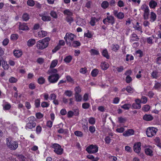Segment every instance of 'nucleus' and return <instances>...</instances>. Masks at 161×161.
Wrapping results in <instances>:
<instances>
[{"label": "nucleus", "mask_w": 161, "mask_h": 161, "mask_svg": "<svg viewBox=\"0 0 161 161\" xmlns=\"http://www.w3.org/2000/svg\"><path fill=\"white\" fill-rule=\"evenodd\" d=\"M50 40V38L47 37L41 40L38 41L36 45L37 48L41 50L46 48L48 46L49 44L48 42Z\"/></svg>", "instance_id": "obj_1"}, {"label": "nucleus", "mask_w": 161, "mask_h": 161, "mask_svg": "<svg viewBox=\"0 0 161 161\" xmlns=\"http://www.w3.org/2000/svg\"><path fill=\"white\" fill-rule=\"evenodd\" d=\"M51 147L54 148V152L58 155H61L63 153V149L58 144L54 143L52 145Z\"/></svg>", "instance_id": "obj_2"}, {"label": "nucleus", "mask_w": 161, "mask_h": 161, "mask_svg": "<svg viewBox=\"0 0 161 161\" xmlns=\"http://www.w3.org/2000/svg\"><path fill=\"white\" fill-rule=\"evenodd\" d=\"M86 150L89 153H95L98 151V147L96 145H91L86 148Z\"/></svg>", "instance_id": "obj_3"}, {"label": "nucleus", "mask_w": 161, "mask_h": 161, "mask_svg": "<svg viewBox=\"0 0 161 161\" xmlns=\"http://www.w3.org/2000/svg\"><path fill=\"white\" fill-rule=\"evenodd\" d=\"M60 78L59 75L58 74H52L48 76V79L51 83L56 82Z\"/></svg>", "instance_id": "obj_4"}, {"label": "nucleus", "mask_w": 161, "mask_h": 161, "mask_svg": "<svg viewBox=\"0 0 161 161\" xmlns=\"http://www.w3.org/2000/svg\"><path fill=\"white\" fill-rule=\"evenodd\" d=\"M157 129L155 128L149 127L146 130V134L147 136L151 137L156 134Z\"/></svg>", "instance_id": "obj_5"}, {"label": "nucleus", "mask_w": 161, "mask_h": 161, "mask_svg": "<svg viewBox=\"0 0 161 161\" xmlns=\"http://www.w3.org/2000/svg\"><path fill=\"white\" fill-rule=\"evenodd\" d=\"M7 145L11 150H14L18 147V143L15 141H10L9 143L7 142Z\"/></svg>", "instance_id": "obj_6"}, {"label": "nucleus", "mask_w": 161, "mask_h": 161, "mask_svg": "<svg viewBox=\"0 0 161 161\" xmlns=\"http://www.w3.org/2000/svg\"><path fill=\"white\" fill-rule=\"evenodd\" d=\"M141 143L138 142L135 143L133 146L134 151L137 153H139L140 152L141 149Z\"/></svg>", "instance_id": "obj_7"}, {"label": "nucleus", "mask_w": 161, "mask_h": 161, "mask_svg": "<svg viewBox=\"0 0 161 161\" xmlns=\"http://www.w3.org/2000/svg\"><path fill=\"white\" fill-rule=\"evenodd\" d=\"M75 36V35L71 33H67L65 36L64 37V39L65 40L66 43H67L68 42L67 39L72 41L74 39V37Z\"/></svg>", "instance_id": "obj_8"}, {"label": "nucleus", "mask_w": 161, "mask_h": 161, "mask_svg": "<svg viewBox=\"0 0 161 161\" xmlns=\"http://www.w3.org/2000/svg\"><path fill=\"white\" fill-rule=\"evenodd\" d=\"M45 13L39 14V16L42 17V19L44 21H50L51 20V17L49 16L46 15Z\"/></svg>", "instance_id": "obj_9"}, {"label": "nucleus", "mask_w": 161, "mask_h": 161, "mask_svg": "<svg viewBox=\"0 0 161 161\" xmlns=\"http://www.w3.org/2000/svg\"><path fill=\"white\" fill-rule=\"evenodd\" d=\"M134 131L132 129H129L125 131L123 133V135L125 136H129L131 135L134 134Z\"/></svg>", "instance_id": "obj_10"}, {"label": "nucleus", "mask_w": 161, "mask_h": 161, "mask_svg": "<svg viewBox=\"0 0 161 161\" xmlns=\"http://www.w3.org/2000/svg\"><path fill=\"white\" fill-rule=\"evenodd\" d=\"M143 119L147 121H150L152 120L153 117L150 114H146L143 117Z\"/></svg>", "instance_id": "obj_11"}, {"label": "nucleus", "mask_w": 161, "mask_h": 161, "mask_svg": "<svg viewBox=\"0 0 161 161\" xmlns=\"http://www.w3.org/2000/svg\"><path fill=\"white\" fill-rule=\"evenodd\" d=\"M36 125V123L33 122H29L27 123L26 125V127L28 129H31L33 128H34Z\"/></svg>", "instance_id": "obj_12"}, {"label": "nucleus", "mask_w": 161, "mask_h": 161, "mask_svg": "<svg viewBox=\"0 0 161 161\" xmlns=\"http://www.w3.org/2000/svg\"><path fill=\"white\" fill-rule=\"evenodd\" d=\"M35 40L33 39H29L27 42V45L31 47L35 43Z\"/></svg>", "instance_id": "obj_13"}, {"label": "nucleus", "mask_w": 161, "mask_h": 161, "mask_svg": "<svg viewBox=\"0 0 161 161\" xmlns=\"http://www.w3.org/2000/svg\"><path fill=\"white\" fill-rule=\"evenodd\" d=\"M107 19L108 20V22L113 25L114 23V17L112 16H107Z\"/></svg>", "instance_id": "obj_14"}, {"label": "nucleus", "mask_w": 161, "mask_h": 161, "mask_svg": "<svg viewBox=\"0 0 161 161\" xmlns=\"http://www.w3.org/2000/svg\"><path fill=\"white\" fill-rule=\"evenodd\" d=\"M19 29L22 30H29V28L26 25V24L23 23L21 24L20 23L19 26Z\"/></svg>", "instance_id": "obj_15"}, {"label": "nucleus", "mask_w": 161, "mask_h": 161, "mask_svg": "<svg viewBox=\"0 0 161 161\" xmlns=\"http://www.w3.org/2000/svg\"><path fill=\"white\" fill-rule=\"evenodd\" d=\"M139 39V38L138 37L137 35L135 33H133L132 35L130 42H132L134 41H138Z\"/></svg>", "instance_id": "obj_16"}, {"label": "nucleus", "mask_w": 161, "mask_h": 161, "mask_svg": "<svg viewBox=\"0 0 161 161\" xmlns=\"http://www.w3.org/2000/svg\"><path fill=\"white\" fill-rule=\"evenodd\" d=\"M13 53L14 55L17 58H19L22 54L21 51L18 50H14Z\"/></svg>", "instance_id": "obj_17"}, {"label": "nucleus", "mask_w": 161, "mask_h": 161, "mask_svg": "<svg viewBox=\"0 0 161 161\" xmlns=\"http://www.w3.org/2000/svg\"><path fill=\"white\" fill-rule=\"evenodd\" d=\"M157 5V3L153 0H152L149 2V5L151 8H154Z\"/></svg>", "instance_id": "obj_18"}, {"label": "nucleus", "mask_w": 161, "mask_h": 161, "mask_svg": "<svg viewBox=\"0 0 161 161\" xmlns=\"http://www.w3.org/2000/svg\"><path fill=\"white\" fill-rule=\"evenodd\" d=\"M101 66L102 69L104 70H106L109 67V64L105 62H103L101 63Z\"/></svg>", "instance_id": "obj_19"}, {"label": "nucleus", "mask_w": 161, "mask_h": 161, "mask_svg": "<svg viewBox=\"0 0 161 161\" xmlns=\"http://www.w3.org/2000/svg\"><path fill=\"white\" fill-rule=\"evenodd\" d=\"M57 70L56 69H53L52 68L51 69H50L47 72V74L49 75H52L54 74H56L57 72Z\"/></svg>", "instance_id": "obj_20"}, {"label": "nucleus", "mask_w": 161, "mask_h": 161, "mask_svg": "<svg viewBox=\"0 0 161 161\" xmlns=\"http://www.w3.org/2000/svg\"><path fill=\"white\" fill-rule=\"evenodd\" d=\"M47 35V33L46 31H39L38 33V36H39L41 37H43L46 36Z\"/></svg>", "instance_id": "obj_21"}, {"label": "nucleus", "mask_w": 161, "mask_h": 161, "mask_svg": "<svg viewBox=\"0 0 161 161\" xmlns=\"http://www.w3.org/2000/svg\"><path fill=\"white\" fill-rule=\"evenodd\" d=\"M156 18V14L153 12H151L150 16V18L151 20H150V21L152 22L154 21L155 20Z\"/></svg>", "instance_id": "obj_22"}, {"label": "nucleus", "mask_w": 161, "mask_h": 161, "mask_svg": "<svg viewBox=\"0 0 161 161\" xmlns=\"http://www.w3.org/2000/svg\"><path fill=\"white\" fill-rule=\"evenodd\" d=\"M146 154L150 156L153 155V151L149 148H146L145 150Z\"/></svg>", "instance_id": "obj_23"}, {"label": "nucleus", "mask_w": 161, "mask_h": 161, "mask_svg": "<svg viewBox=\"0 0 161 161\" xmlns=\"http://www.w3.org/2000/svg\"><path fill=\"white\" fill-rule=\"evenodd\" d=\"M2 67L4 70H7L8 69L9 67V66L7 64V62L6 61H3L2 63Z\"/></svg>", "instance_id": "obj_24"}, {"label": "nucleus", "mask_w": 161, "mask_h": 161, "mask_svg": "<svg viewBox=\"0 0 161 161\" xmlns=\"http://www.w3.org/2000/svg\"><path fill=\"white\" fill-rule=\"evenodd\" d=\"M109 3L107 1H104L101 4V7L104 9L107 8L108 6Z\"/></svg>", "instance_id": "obj_25"}, {"label": "nucleus", "mask_w": 161, "mask_h": 161, "mask_svg": "<svg viewBox=\"0 0 161 161\" xmlns=\"http://www.w3.org/2000/svg\"><path fill=\"white\" fill-rule=\"evenodd\" d=\"M152 77L154 78H157L158 77V73L157 71H153L151 74Z\"/></svg>", "instance_id": "obj_26"}, {"label": "nucleus", "mask_w": 161, "mask_h": 161, "mask_svg": "<svg viewBox=\"0 0 161 161\" xmlns=\"http://www.w3.org/2000/svg\"><path fill=\"white\" fill-rule=\"evenodd\" d=\"M103 55L108 59L109 58V56L108 54V52L106 49H104L102 52Z\"/></svg>", "instance_id": "obj_27"}, {"label": "nucleus", "mask_w": 161, "mask_h": 161, "mask_svg": "<svg viewBox=\"0 0 161 161\" xmlns=\"http://www.w3.org/2000/svg\"><path fill=\"white\" fill-rule=\"evenodd\" d=\"M64 14H66L69 16L73 15V13L69 9H66L64 10Z\"/></svg>", "instance_id": "obj_28"}, {"label": "nucleus", "mask_w": 161, "mask_h": 161, "mask_svg": "<svg viewBox=\"0 0 161 161\" xmlns=\"http://www.w3.org/2000/svg\"><path fill=\"white\" fill-rule=\"evenodd\" d=\"M65 20L70 25L71 23L73 21L74 19L73 18L70 16H67L65 18Z\"/></svg>", "instance_id": "obj_29"}, {"label": "nucleus", "mask_w": 161, "mask_h": 161, "mask_svg": "<svg viewBox=\"0 0 161 161\" xmlns=\"http://www.w3.org/2000/svg\"><path fill=\"white\" fill-rule=\"evenodd\" d=\"M90 52L92 55H98L99 54V52L97 50L95 49H91L90 51Z\"/></svg>", "instance_id": "obj_30"}, {"label": "nucleus", "mask_w": 161, "mask_h": 161, "mask_svg": "<svg viewBox=\"0 0 161 161\" xmlns=\"http://www.w3.org/2000/svg\"><path fill=\"white\" fill-rule=\"evenodd\" d=\"M133 108L138 109L141 108V106L140 104H138L137 103H133L132 105Z\"/></svg>", "instance_id": "obj_31"}, {"label": "nucleus", "mask_w": 161, "mask_h": 161, "mask_svg": "<svg viewBox=\"0 0 161 161\" xmlns=\"http://www.w3.org/2000/svg\"><path fill=\"white\" fill-rule=\"evenodd\" d=\"M80 43L76 41H74L72 44V46L74 47H77L80 46Z\"/></svg>", "instance_id": "obj_32"}, {"label": "nucleus", "mask_w": 161, "mask_h": 161, "mask_svg": "<svg viewBox=\"0 0 161 161\" xmlns=\"http://www.w3.org/2000/svg\"><path fill=\"white\" fill-rule=\"evenodd\" d=\"M72 59V57L71 56L69 55L67 56L64 59V61L66 63H69Z\"/></svg>", "instance_id": "obj_33"}, {"label": "nucleus", "mask_w": 161, "mask_h": 161, "mask_svg": "<svg viewBox=\"0 0 161 161\" xmlns=\"http://www.w3.org/2000/svg\"><path fill=\"white\" fill-rule=\"evenodd\" d=\"M98 73V70L97 69H94L91 72V75L93 77L96 76Z\"/></svg>", "instance_id": "obj_34"}, {"label": "nucleus", "mask_w": 161, "mask_h": 161, "mask_svg": "<svg viewBox=\"0 0 161 161\" xmlns=\"http://www.w3.org/2000/svg\"><path fill=\"white\" fill-rule=\"evenodd\" d=\"M119 48V46L118 45H112V49L114 51H117L118 50Z\"/></svg>", "instance_id": "obj_35"}, {"label": "nucleus", "mask_w": 161, "mask_h": 161, "mask_svg": "<svg viewBox=\"0 0 161 161\" xmlns=\"http://www.w3.org/2000/svg\"><path fill=\"white\" fill-rule=\"evenodd\" d=\"M75 97L76 101L80 102L81 101L82 99L81 95L79 94H75Z\"/></svg>", "instance_id": "obj_36"}, {"label": "nucleus", "mask_w": 161, "mask_h": 161, "mask_svg": "<svg viewBox=\"0 0 161 161\" xmlns=\"http://www.w3.org/2000/svg\"><path fill=\"white\" fill-rule=\"evenodd\" d=\"M131 105L129 104H126L121 106V107L125 109L128 110L131 107Z\"/></svg>", "instance_id": "obj_37"}, {"label": "nucleus", "mask_w": 161, "mask_h": 161, "mask_svg": "<svg viewBox=\"0 0 161 161\" xmlns=\"http://www.w3.org/2000/svg\"><path fill=\"white\" fill-rule=\"evenodd\" d=\"M75 94H79L81 92V89L80 87L77 86L75 87Z\"/></svg>", "instance_id": "obj_38"}, {"label": "nucleus", "mask_w": 161, "mask_h": 161, "mask_svg": "<svg viewBox=\"0 0 161 161\" xmlns=\"http://www.w3.org/2000/svg\"><path fill=\"white\" fill-rule=\"evenodd\" d=\"M75 134L79 137H81L83 136V133L80 131H76L75 132Z\"/></svg>", "instance_id": "obj_39"}, {"label": "nucleus", "mask_w": 161, "mask_h": 161, "mask_svg": "<svg viewBox=\"0 0 161 161\" xmlns=\"http://www.w3.org/2000/svg\"><path fill=\"white\" fill-rule=\"evenodd\" d=\"M150 108V107L148 105H146L142 108V110L144 111H147Z\"/></svg>", "instance_id": "obj_40"}, {"label": "nucleus", "mask_w": 161, "mask_h": 161, "mask_svg": "<svg viewBox=\"0 0 161 161\" xmlns=\"http://www.w3.org/2000/svg\"><path fill=\"white\" fill-rule=\"evenodd\" d=\"M89 130L91 133L93 134L94 133L95 131V127L94 126H91L89 127Z\"/></svg>", "instance_id": "obj_41"}, {"label": "nucleus", "mask_w": 161, "mask_h": 161, "mask_svg": "<svg viewBox=\"0 0 161 161\" xmlns=\"http://www.w3.org/2000/svg\"><path fill=\"white\" fill-rule=\"evenodd\" d=\"M58 63V61L57 60H55L52 61V62L50 67V68H54L56 66Z\"/></svg>", "instance_id": "obj_42"}, {"label": "nucleus", "mask_w": 161, "mask_h": 161, "mask_svg": "<svg viewBox=\"0 0 161 161\" xmlns=\"http://www.w3.org/2000/svg\"><path fill=\"white\" fill-rule=\"evenodd\" d=\"M124 17V15L123 13L120 12L118 13L117 17L118 18L120 19H122Z\"/></svg>", "instance_id": "obj_43"}, {"label": "nucleus", "mask_w": 161, "mask_h": 161, "mask_svg": "<svg viewBox=\"0 0 161 161\" xmlns=\"http://www.w3.org/2000/svg\"><path fill=\"white\" fill-rule=\"evenodd\" d=\"M45 79L43 77H40L38 80V83L40 84H42L44 83Z\"/></svg>", "instance_id": "obj_44"}, {"label": "nucleus", "mask_w": 161, "mask_h": 161, "mask_svg": "<svg viewBox=\"0 0 161 161\" xmlns=\"http://www.w3.org/2000/svg\"><path fill=\"white\" fill-rule=\"evenodd\" d=\"M90 105L89 103H85L82 105V107L84 109H87L90 107Z\"/></svg>", "instance_id": "obj_45"}, {"label": "nucleus", "mask_w": 161, "mask_h": 161, "mask_svg": "<svg viewBox=\"0 0 161 161\" xmlns=\"http://www.w3.org/2000/svg\"><path fill=\"white\" fill-rule=\"evenodd\" d=\"M35 104L36 108H38L40 106V99H37L35 101Z\"/></svg>", "instance_id": "obj_46"}, {"label": "nucleus", "mask_w": 161, "mask_h": 161, "mask_svg": "<svg viewBox=\"0 0 161 161\" xmlns=\"http://www.w3.org/2000/svg\"><path fill=\"white\" fill-rule=\"evenodd\" d=\"M154 38L153 36H152L151 37L147 38V42L149 44H152L153 43V39Z\"/></svg>", "instance_id": "obj_47"}, {"label": "nucleus", "mask_w": 161, "mask_h": 161, "mask_svg": "<svg viewBox=\"0 0 161 161\" xmlns=\"http://www.w3.org/2000/svg\"><path fill=\"white\" fill-rule=\"evenodd\" d=\"M17 81V79H16L14 77H11L9 78V81L10 83H14L16 82Z\"/></svg>", "instance_id": "obj_48"}, {"label": "nucleus", "mask_w": 161, "mask_h": 161, "mask_svg": "<svg viewBox=\"0 0 161 161\" xmlns=\"http://www.w3.org/2000/svg\"><path fill=\"white\" fill-rule=\"evenodd\" d=\"M51 16L54 18H57V15L56 12L54 11H52L50 13Z\"/></svg>", "instance_id": "obj_49"}, {"label": "nucleus", "mask_w": 161, "mask_h": 161, "mask_svg": "<svg viewBox=\"0 0 161 161\" xmlns=\"http://www.w3.org/2000/svg\"><path fill=\"white\" fill-rule=\"evenodd\" d=\"M88 121L89 123L92 125H94L95 123V119L93 117L90 118Z\"/></svg>", "instance_id": "obj_50"}, {"label": "nucleus", "mask_w": 161, "mask_h": 161, "mask_svg": "<svg viewBox=\"0 0 161 161\" xmlns=\"http://www.w3.org/2000/svg\"><path fill=\"white\" fill-rule=\"evenodd\" d=\"M27 4L31 6H33L34 5L35 3L33 0H28L27 1Z\"/></svg>", "instance_id": "obj_51"}, {"label": "nucleus", "mask_w": 161, "mask_h": 161, "mask_svg": "<svg viewBox=\"0 0 161 161\" xmlns=\"http://www.w3.org/2000/svg\"><path fill=\"white\" fill-rule=\"evenodd\" d=\"M23 19L24 20L27 21L29 19V15L27 14H24L22 16Z\"/></svg>", "instance_id": "obj_52"}, {"label": "nucleus", "mask_w": 161, "mask_h": 161, "mask_svg": "<svg viewBox=\"0 0 161 161\" xmlns=\"http://www.w3.org/2000/svg\"><path fill=\"white\" fill-rule=\"evenodd\" d=\"M141 100V103L145 104L147 101V98L146 97L142 96Z\"/></svg>", "instance_id": "obj_53"}, {"label": "nucleus", "mask_w": 161, "mask_h": 161, "mask_svg": "<svg viewBox=\"0 0 161 161\" xmlns=\"http://www.w3.org/2000/svg\"><path fill=\"white\" fill-rule=\"evenodd\" d=\"M118 120L120 123H124L126 122V119L125 118L120 117L118 118Z\"/></svg>", "instance_id": "obj_54"}, {"label": "nucleus", "mask_w": 161, "mask_h": 161, "mask_svg": "<svg viewBox=\"0 0 161 161\" xmlns=\"http://www.w3.org/2000/svg\"><path fill=\"white\" fill-rule=\"evenodd\" d=\"M96 22V18H92L90 22V24L92 26L95 25Z\"/></svg>", "instance_id": "obj_55"}, {"label": "nucleus", "mask_w": 161, "mask_h": 161, "mask_svg": "<svg viewBox=\"0 0 161 161\" xmlns=\"http://www.w3.org/2000/svg\"><path fill=\"white\" fill-rule=\"evenodd\" d=\"M132 81L131 77L129 75H127L126 78V81L127 83H130Z\"/></svg>", "instance_id": "obj_56"}, {"label": "nucleus", "mask_w": 161, "mask_h": 161, "mask_svg": "<svg viewBox=\"0 0 161 161\" xmlns=\"http://www.w3.org/2000/svg\"><path fill=\"white\" fill-rule=\"evenodd\" d=\"M64 94H65L67 96L70 97L72 95V92L70 91L67 90L65 92Z\"/></svg>", "instance_id": "obj_57"}, {"label": "nucleus", "mask_w": 161, "mask_h": 161, "mask_svg": "<svg viewBox=\"0 0 161 161\" xmlns=\"http://www.w3.org/2000/svg\"><path fill=\"white\" fill-rule=\"evenodd\" d=\"M18 37V36L16 34H12L11 36V40H16Z\"/></svg>", "instance_id": "obj_58"}, {"label": "nucleus", "mask_w": 161, "mask_h": 161, "mask_svg": "<svg viewBox=\"0 0 161 161\" xmlns=\"http://www.w3.org/2000/svg\"><path fill=\"white\" fill-rule=\"evenodd\" d=\"M18 158L20 160L24 161L25 160L26 158L22 155H19L18 156Z\"/></svg>", "instance_id": "obj_59"}, {"label": "nucleus", "mask_w": 161, "mask_h": 161, "mask_svg": "<svg viewBox=\"0 0 161 161\" xmlns=\"http://www.w3.org/2000/svg\"><path fill=\"white\" fill-rule=\"evenodd\" d=\"M36 117L38 119H40L43 116V115L40 112L36 113Z\"/></svg>", "instance_id": "obj_60"}, {"label": "nucleus", "mask_w": 161, "mask_h": 161, "mask_svg": "<svg viewBox=\"0 0 161 161\" xmlns=\"http://www.w3.org/2000/svg\"><path fill=\"white\" fill-rule=\"evenodd\" d=\"M41 130L42 128L40 125L37 126L36 129V132L37 134H39L41 132Z\"/></svg>", "instance_id": "obj_61"}, {"label": "nucleus", "mask_w": 161, "mask_h": 161, "mask_svg": "<svg viewBox=\"0 0 161 161\" xmlns=\"http://www.w3.org/2000/svg\"><path fill=\"white\" fill-rule=\"evenodd\" d=\"M134 59V57L132 56H130L129 55L127 54L126 55V61H128L129 60H133Z\"/></svg>", "instance_id": "obj_62"}, {"label": "nucleus", "mask_w": 161, "mask_h": 161, "mask_svg": "<svg viewBox=\"0 0 161 161\" xmlns=\"http://www.w3.org/2000/svg\"><path fill=\"white\" fill-rule=\"evenodd\" d=\"M126 89L128 93H131L133 92V89L130 86H127Z\"/></svg>", "instance_id": "obj_63"}, {"label": "nucleus", "mask_w": 161, "mask_h": 161, "mask_svg": "<svg viewBox=\"0 0 161 161\" xmlns=\"http://www.w3.org/2000/svg\"><path fill=\"white\" fill-rule=\"evenodd\" d=\"M49 106V104H48L47 102H43L41 104V106L42 108H45V107H48Z\"/></svg>", "instance_id": "obj_64"}]
</instances>
